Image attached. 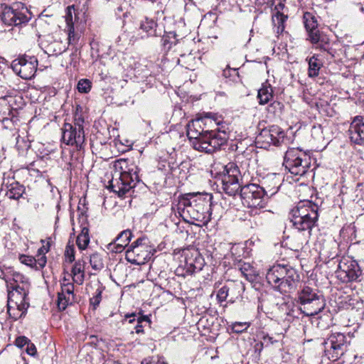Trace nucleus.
I'll return each mask as SVG.
<instances>
[{
  "label": "nucleus",
  "mask_w": 364,
  "mask_h": 364,
  "mask_svg": "<svg viewBox=\"0 0 364 364\" xmlns=\"http://www.w3.org/2000/svg\"><path fill=\"white\" fill-rule=\"evenodd\" d=\"M205 259L198 250H194L186 255L183 264V270L185 275H192L196 272L201 271L205 265Z\"/></svg>",
  "instance_id": "a211bd4d"
},
{
  "label": "nucleus",
  "mask_w": 364,
  "mask_h": 364,
  "mask_svg": "<svg viewBox=\"0 0 364 364\" xmlns=\"http://www.w3.org/2000/svg\"><path fill=\"white\" fill-rule=\"evenodd\" d=\"M279 309H280L282 311H287V310L289 309V306H288L287 303L282 302V304H279Z\"/></svg>",
  "instance_id": "13d9d810"
},
{
  "label": "nucleus",
  "mask_w": 364,
  "mask_h": 364,
  "mask_svg": "<svg viewBox=\"0 0 364 364\" xmlns=\"http://www.w3.org/2000/svg\"><path fill=\"white\" fill-rule=\"evenodd\" d=\"M222 123V117L212 112L205 113L201 119L189 123L187 136L193 140V147L207 154L220 149L228 139V134L218 127Z\"/></svg>",
  "instance_id": "f257e3e1"
},
{
  "label": "nucleus",
  "mask_w": 364,
  "mask_h": 364,
  "mask_svg": "<svg viewBox=\"0 0 364 364\" xmlns=\"http://www.w3.org/2000/svg\"><path fill=\"white\" fill-rule=\"evenodd\" d=\"M90 264L92 268L95 271H100L104 268V262L100 254L95 252L90 255Z\"/></svg>",
  "instance_id": "4c0bfd02"
},
{
  "label": "nucleus",
  "mask_w": 364,
  "mask_h": 364,
  "mask_svg": "<svg viewBox=\"0 0 364 364\" xmlns=\"http://www.w3.org/2000/svg\"><path fill=\"white\" fill-rule=\"evenodd\" d=\"M308 39L315 46L316 48L326 52L332 57L334 56L333 50L331 47L330 39L324 33L318 31L310 34Z\"/></svg>",
  "instance_id": "412c9836"
},
{
  "label": "nucleus",
  "mask_w": 364,
  "mask_h": 364,
  "mask_svg": "<svg viewBox=\"0 0 364 364\" xmlns=\"http://www.w3.org/2000/svg\"><path fill=\"white\" fill-rule=\"evenodd\" d=\"M127 318H131L133 317V318H130L129 322V323H134L136 321V315H127ZM151 324V320L148 316H138L136 318V324L134 327L135 331L137 334L139 333H144V328L146 326H149Z\"/></svg>",
  "instance_id": "2f4dec72"
},
{
  "label": "nucleus",
  "mask_w": 364,
  "mask_h": 364,
  "mask_svg": "<svg viewBox=\"0 0 364 364\" xmlns=\"http://www.w3.org/2000/svg\"><path fill=\"white\" fill-rule=\"evenodd\" d=\"M141 364H167L164 357L159 355L149 356L143 359Z\"/></svg>",
  "instance_id": "37998d69"
},
{
  "label": "nucleus",
  "mask_w": 364,
  "mask_h": 364,
  "mask_svg": "<svg viewBox=\"0 0 364 364\" xmlns=\"http://www.w3.org/2000/svg\"><path fill=\"white\" fill-rule=\"evenodd\" d=\"M242 203L252 210L262 209L267 205V198L260 185L256 183L245 184L239 193Z\"/></svg>",
  "instance_id": "1a4fd4ad"
},
{
  "label": "nucleus",
  "mask_w": 364,
  "mask_h": 364,
  "mask_svg": "<svg viewBox=\"0 0 364 364\" xmlns=\"http://www.w3.org/2000/svg\"><path fill=\"white\" fill-rule=\"evenodd\" d=\"M192 8L196 9V6L192 3H188L185 5V11H188Z\"/></svg>",
  "instance_id": "bf43d9fd"
},
{
  "label": "nucleus",
  "mask_w": 364,
  "mask_h": 364,
  "mask_svg": "<svg viewBox=\"0 0 364 364\" xmlns=\"http://www.w3.org/2000/svg\"><path fill=\"white\" fill-rule=\"evenodd\" d=\"M113 167L109 187L114 193L122 197L139 181V168L133 161L126 159L115 161Z\"/></svg>",
  "instance_id": "39448f33"
},
{
  "label": "nucleus",
  "mask_w": 364,
  "mask_h": 364,
  "mask_svg": "<svg viewBox=\"0 0 364 364\" xmlns=\"http://www.w3.org/2000/svg\"><path fill=\"white\" fill-rule=\"evenodd\" d=\"M155 250L148 244L146 238H138L126 251L125 258L132 264H142L154 255Z\"/></svg>",
  "instance_id": "9d476101"
},
{
  "label": "nucleus",
  "mask_w": 364,
  "mask_h": 364,
  "mask_svg": "<svg viewBox=\"0 0 364 364\" xmlns=\"http://www.w3.org/2000/svg\"><path fill=\"white\" fill-rule=\"evenodd\" d=\"M296 302L299 304V309L306 316H313L321 312L326 306L323 295L319 294L317 289L304 286L298 291Z\"/></svg>",
  "instance_id": "423d86ee"
},
{
  "label": "nucleus",
  "mask_w": 364,
  "mask_h": 364,
  "mask_svg": "<svg viewBox=\"0 0 364 364\" xmlns=\"http://www.w3.org/2000/svg\"><path fill=\"white\" fill-rule=\"evenodd\" d=\"M223 75L225 77H230L231 76H236L239 77V73L237 69H231L230 68H227L223 72Z\"/></svg>",
  "instance_id": "603ef678"
},
{
  "label": "nucleus",
  "mask_w": 364,
  "mask_h": 364,
  "mask_svg": "<svg viewBox=\"0 0 364 364\" xmlns=\"http://www.w3.org/2000/svg\"><path fill=\"white\" fill-rule=\"evenodd\" d=\"M284 4L282 1H279L275 6V9L277 10L275 14L272 16V22L274 26L277 27V33H282L284 30V22L287 18V16L284 15L279 11V9H282Z\"/></svg>",
  "instance_id": "bb28decb"
},
{
  "label": "nucleus",
  "mask_w": 364,
  "mask_h": 364,
  "mask_svg": "<svg viewBox=\"0 0 364 364\" xmlns=\"http://www.w3.org/2000/svg\"><path fill=\"white\" fill-rule=\"evenodd\" d=\"M48 247L45 246L41 247L38 250V255H45V254L48 252Z\"/></svg>",
  "instance_id": "4d7b16f0"
},
{
  "label": "nucleus",
  "mask_w": 364,
  "mask_h": 364,
  "mask_svg": "<svg viewBox=\"0 0 364 364\" xmlns=\"http://www.w3.org/2000/svg\"><path fill=\"white\" fill-rule=\"evenodd\" d=\"M18 259L21 263L35 269V264H36L35 257L26 255H20Z\"/></svg>",
  "instance_id": "49530a36"
},
{
  "label": "nucleus",
  "mask_w": 364,
  "mask_h": 364,
  "mask_svg": "<svg viewBox=\"0 0 364 364\" xmlns=\"http://www.w3.org/2000/svg\"><path fill=\"white\" fill-rule=\"evenodd\" d=\"M244 290L243 284L240 282H231L228 285H224L218 291L216 297L218 301L221 304L225 301L228 295L229 292L237 291L238 295H240L242 291Z\"/></svg>",
  "instance_id": "393cba45"
},
{
  "label": "nucleus",
  "mask_w": 364,
  "mask_h": 364,
  "mask_svg": "<svg viewBox=\"0 0 364 364\" xmlns=\"http://www.w3.org/2000/svg\"><path fill=\"white\" fill-rule=\"evenodd\" d=\"M38 67V60L33 55H23L14 60L11 68L14 72L24 80L34 77Z\"/></svg>",
  "instance_id": "2eb2a0df"
},
{
  "label": "nucleus",
  "mask_w": 364,
  "mask_h": 364,
  "mask_svg": "<svg viewBox=\"0 0 364 364\" xmlns=\"http://www.w3.org/2000/svg\"><path fill=\"white\" fill-rule=\"evenodd\" d=\"M280 186V178L277 174L267 175L263 178L260 187L264 191V195L268 198L277 193Z\"/></svg>",
  "instance_id": "b1692460"
},
{
  "label": "nucleus",
  "mask_w": 364,
  "mask_h": 364,
  "mask_svg": "<svg viewBox=\"0 0 364 364\" xmlns=\"http://www.w3.org/2000/svg\"><path fill=\"white\" fill-rule=\"evenodd\" d=\"M235 268L240 271L247 280L252 282L256 279V271L250 263L240 260L237 263L235 264Z\"/></svg>",
  "instance_id": "c85d7f7f"
},
{
  "label": "nucleus",
  "mask_w": 364,
  "mask_h": 364,
  "mask_svg": "<svg viewBox=\"0 0 364 364\" xmlns=\"http://www.w3.org/2000/svg\"><path fill=\"white\" fill-rule=\"evenodd\" d=\"M250 326V322H234L231 325V329L234 333H241L245 331Z\"/></svg>",
  "instance_id": "79ce46f5"
},
{
  "label": "nucleus",
  "mask_w": 364,
  "mask_h": 364,
  "mask_svg": "<svg viewBox=\"0 0 364 364\" xmlns=\"http://www.w3.org/2000/svg\"><path fill=\"white\" fill-rule=\"evenodd\" d=\"M48 50L50 53L49 55H58L65 52L67 48L61 42L55 41L48 46Z\"/></svg>",
  "instance_id": "58836bf2"
},
{
  "label": "nucleus",
  "mask_w": 364,
  "mask_h": 364,
  "mask_svg": "<svg viewBox=\"0 0 364 364\" xmlns=\"http://www.w3.org/2000/svg\"><path fill=\"white\" fill-rule=\"evenodd\" d=\"M309 64L308 76L309 77H316L319 75V71L323 65L322 61L318 58V55H314L306 59Z\"/></svg>",
  "instance_id": "7c9ffc66"
},
{
  "label": "nucleus",
  "mask_w": 364,
  "mask_h": 364,
  "mask_svg": "<svg viewBox=\"0 0 364 364\" xmlns=\"http://www.w3.org/2000/svg\"><path fill=\"white\" fill-rule=\"evenodd\" d=\"M25 350H26V352L28 355H32V356L36 355L37 353L36 348L35 345L33 343H31V341L26 346Z\"/></svg>",
  "instance_id": "864d4df0"
},
{
  "label": "nucleus",
  "mask_w": 364,
  "mask_h": 364,
  "mask_svg": "<svg viewBox=\"0 0 364 364\" xmlns=\"http://www.w3.org/2000/svg\"><path fill=\"white\" fill-rule=\"evenodd\" d=\"M273 97V89L269 84H262L258 90L257 98L260 105L268 103Z\"/></svg>",
  "instance_id": "473e14b6"
},
{
  "label": "nucleus",
  "mask_w": 364,
  "mask_h": 364,
  "mask_svg": "<svg viewBox=\"0 0 364 364\" xmlns=\"http://www.w3.org/2000/svg\"><path fill=\"white\" fill-rule=\"evenodd\" d=\"M223 189L229 196H235L244 186L238 166L234 163H228L223 168L222 176Z\"/></svg>",
  "instance_id": "9b49d317"
},
{
  "label": "nucleus",
  "mask_w": 364,
  "mask_h": 364,
  "mask_svg": "<svg viewBox=\"0 0 364 364\" xmlns=\"http://www.w3.org/2000/svg\"><path fill=\"white\" fill-rule=\"evenodd\" d=\"M157 23L151 18H145L140 23L139 29L146 34V36H156Z\"/></svg>",
  "instance_id": "72a5a7b5"
},
{
  "label": "nucleus",
  "mask_w": 364,
  "mask_h": 364,
  "mask_svg": "<svg viewBox=\"0 0 364 364\" xmlns=\"http://www.w3.org/2000/svg\"><path fill=\"white\" fill-rule=\"evenodd\" d=\"M84 119L81 117H75L74 123H65L62 129V140L67 145L81 148L85 143V137L83 129Z\"/></svg>",
  "instance_id": "f8f14e48"
},
{
  "label": "nucleus",
  "mask_w": 364,
  "mask_h": 364,
  "mask_svg": "<svg viewBox=\"0 0 364 364\" xmlns=\"http://www.w3.org/2000/svg\"><path fill=\"white\" fill-rule=\"evenodd\" d=\"M357 197L360 198V200L364 201V186L361 183H358L356 188Z\"/></svg>",
  "instance_id": "5fc2aeb1"
},
{
  "label": "nucleus",
  "mask_w": 364,
  "mask_h": 364,
  "mask_svg": "<svg viewBox=\"0 0 364 364\" xmlns=\"http://www.w3.org/2000/svg\"><path fill=\"white\" fill-rule=\"evenodd\" d=\"M74 301V284L64 279L61 283V291L58 293V307L60 310H65L69 304H72Z\"/></svg>",
  "instance_id": "6ab92c4d"
},
{
  "label": "nucleus",
  "mask_w": 364,
  "mask_h": 364,
  "mask_svg": "<svg viewBox=\"0 0 364 364\" xmlns=\"http://www.w3.org/2000/svg\"><path fill=\"white\" fill-rule=\"evenodd\" d=\"M281 277L279 284H277V290L282 294L290 293L294 291L299 281V274L290 265L287 267L286 274Z\"/></svg>",
  "instance_id": "f3484780"
},
{
  "label": "nucleus",
  "mask_w": 364,
  "mask_h": 364,
  "mask_svg": "<svg viewBox=\"0 0 364 364\" xmlns=\"http://www.w3.org/2000/svg\"><path fill=\"white\" fill-rule=\"evenodd\" d=\"M77 18L75 6H69L66 9L65 21L67 27L74 26V21Z\"/></svg>",
  "instance_id": "ea45409f"
},
{
  "label": "nucleus",
  "mask_w": 364,
  "mask_h": 364,
  "mask_svg": "<svg viewBox=\"0 0 364 364\" xmlns=\"http://www.w3.org/2000/svg\"><path fill=\"white\" fill-rule=\"evenodd\" d=\"M312 134H318L322 133V127L321 125L318 124L317 126L314 125L313 126L311 129Z\"/></svg>",
  "instance_id": "6e6d98bb"
},
{
  "label": "nucleus",
  "mask_w": 364,
  "mask_h": 364,
  "mask_svg": "<svg viewBox=\"0 0 364 364\" xmlns=\"http://www.w3.org/2000/svg\"><path fill=\"white\" fill-rule=\"evenodd\" d=\"M284 136V132L279 127L274 125L262 129L256 137V143L262 149H268L271 145H280Z\"/></svg>",
  "instance_id": "dca6fc26"
},
{
  "label": "nucleus",
  "mask_w": 364,
  "mask_h": 364,
  "mask_svg": "<svg viewBox=\"0 0 364 364\" xmlns=\"http://www.w3.org/2000/svg\"><path fill=\"white\" fill-rule=\"evenodd\" d=\"M349 138L352 143L364 145V117L355 116L350 124Z\"/></svg>",
  "instance_id": "aec40b11"
},
{
  "label": "nucleus",
  "mask_w": 364,
  "mask_h": 364,
  "mask_svg": "<svg viewBox=\"0 0 364 364\" xmlns=\"http://www.w3.org/2000/svg\"><path fill=\"white\" fill-rule=\"evenodd\" d=\"M284 166L295 176L304 177L311 173V160L309 155L299 148H289L284 158Z\"/></svg>",
  "instance_id": "0eeeda50"
},
{
  "label": "nucleus",
  "mask_w": 364,
  "mask_h": 364,
  "mask_svg": "<svg viewBox=\"0 0 364 364\" xmlns=\"http://www.w3.org/2000/svg\"><path fill=\"white\" fill-rule=\"evenodd\" d=\"M8 291L7 311L14 320L24 316L30 306L28 294L31 284L28 278L20 273L13 274L12 282L6 281Z\"/></svg>",
  "instance_id": "7ed1b4c3"
},
{
  "label": "nucleus",
  "mask_w": 364,
  "mask_h": 364,
  "mask_svg": "<svg viewBox=\"0 0 364 364\" xmlns=\"http://www.w3.org/2000/svg\"><path fill=\"white\" fill-rule=\"evenodd\" d=\"M289 264H274L269 267L266 274V279L269 284H270L274 289L277 290V284H279L281 280V277L286 274V270Z\"/></svg>",
  "instance_id": "5701e85b"
},
{
  "label": "nucleus",
  "mask_w": 364,
  "mask_h": 364,
  "mask_svg": "<svg viewBox=\"0 0 364 364\" xmlns=\"http://www.w3.org/2000/svg\"><path fill=\"white\" fill-rule=\"evenodd\" d=\"M323 345L325 355L329 360L336 361L347 350L349 343L343 333L336 332L328 337Z\"/></svg>",
  "instance_id": "ddd939ff"
},
{
  "label": "nucleus",
  "mask_w": 364,
  "mask_h": 364,
  "mask_svg": "<svg viewBox=\"0 0 364 364\" xmlns=\"http://www.w3.org/2000/svg\"><path fill=\"white\" fill-rule=\"evenodd\" d=\"M176 34L173 33L164 35L161 38V44L166 52H168L173 46L176 45Z\"/></svg>",
  "instance_id": "e433bc0d"
},
{
  "label": "nucleus",
  "mask_w": 364,
  "mask_h": 364,
  "mask_svg": "<svg viewBox=\"0 0 364 364\" xmlns=\"http://www.w3.org/2000/svg\"><path fill=\"white\" fill-rule=\"evenodd\" d=\"M212 195L187 194L179 198L176 210L179 216L188 223L199 226L207 225L211 220L213 208L216 205L212 202Z\"/></svg>",
  "instance_id": "f03ea898"
},
{
  "label": "nucleus",
  "mask_w": 364,
  "mask_h": 364,
  "mask_svg": "<svg viewBox=\"0 0 364 364\" xmlns=\"http://www.w3.org/2000/svg\"><path fill=\"white\" fill-rule=\"evenodd\" d=\"M40 257L38 259H36V264H35V269L40 270L43 269L47 262V259L45 255H39Z\"/></svg>",
  "instance_id": "3c124183"
},
{
  "label": "nucleus",
  "mask_w": 364,
  "mask_h": 364,
  "mask_svg": "<svg viewBox=\"0 0 364 364\" xmlns=\"http://www.w3.org/2000/svg\"><path fill=\"white\" fill-rule=\"evenodd\" d=\"M318 207L309 200L300 201L290 212V220L293 227L299 232V240L297 247L301 248L306 244L311 235V230L316 225L318 218Z\"/></svg>",
  "instance_id": "20e7f679"
},
{
  "label": "nucleus",
  "mask_w": 364,
  "mask_h": 364,
  "mask_svg": "<svg viewBox=\"0 0 364 364\" xmlns=\"http://www.w3.org/2000/svg\"><path fill=\"white\" fill-rule=\"evenodd\" d=\"M335 274L341 282L348 283L358 281L362 270L357 261L350 257H343L338 263Z\"/></svg>",
  "instance_id": "4468645a"
},
{
  "label": "nucleus",
  "mask_w": 364,
  "mask_h": 364,
  "mask_svg": "<svg viewBox=\"0 0 364 364\" xmlns=\"http://www.w3.org/2000/svg\"><path fill=\"white\" fill-rule=\"evenodd\" d=\"M91 89V82L87 79H81L77 83V90L81 93H87Z\"/></svg>",
  "instance_id": "09e8293b"
},
{
  "label": "nucleus",
  "mask_w": 364,
  "mask_h": 364,
  "mask_svg": "<svg viewBox=\"0 0 364 364\" xmlns=\"http://www.w3.org/2000/svg\"><path fill=\"white\" fill-rule=\"evenodd\" d=\"M30 340L26 336H18L15 341V344L18 348H26Z\"/></svg>",
  "instance_id": "8fccbe9b"
},
{
  "label": "nucleus",
  "mask_w": 364,
  "mask_h": 364,
  "mask_svg": "<svg viewBox=\"0 0 364 364\" xmlns=\"http://www.w3.org/2000/svg\"><path fill=\"white\" fill-rule=\"evenodd\" d=\"M85 261L83 259H78L74 264L72 268L73 280L77 284H82L85 279Z\"/></svg>",
  "instance_id": "cd10ccee"
},
{
  "label": "nucleus",
  "mask_w": 364,
  "mask_h": 364,
  "mask_svg": "<svg viewBox=\"0 0 364 364\" xmlns=\"http://www.w3.org/2000/svg\"><path fill=\"white\" fill-rule=\"evenodd\" d=\"M6 196L10 199L18 200L20 198L23 192L24 188L21 186L18 183H13L7 187Z\"/></svg>",
  "instance_id": "f704fd0d"
},
{
  "label": "nucleus",
  "mask_w": 364,
  "mask_h": 364,
  "mask_svg": "<svg viewBox=\"0 0 364 364\" xmlns=\"http://www.w3.org/2000/svg\"><path fill=\"white\" fill-rule=\"evenodd\" d=\"M283 107L282 103L279 101H274L268 106L267 111L274 115H279L282 112Z\"/></svg>",
  "instance_id": "a19ab883"
},
{
  "label": "nucleus",
  "mask_w": 364,
  "mask_h": 364,
  "mask_svg": "<svg viewBox=\"0 0 364 364\" xmlns=\"http://www.w3.org/2000/svg\"><path fill=\"white\" fill-rule=\"evenodd\" d=\"M186 58V57H185L184 55H182V56H181V59H179V60H178V62H179V63H180V62H181V61L183 60V58Z\"/></svg>",
  "instance_id": "052dcab7"
},
{
  "label": "nucleus",
  "mask_w": 364,
  "mask_h": 364,
  "mask_svg": "<svg viewBox=\"0 0 364 364\" xmlns=\"http://www.w3.org/2000/svg\"><path fill=\"white\" fill-rule=\"evenodd\" d=\"M65 259L68 263H72L75 260V247L70 242L67 245L65 251Z\"/></svg>",
  "instance_id": "de8ad7c7"
},
{
  "label": "nucleus",
  "mask_w": 364,
  "mask_h": 364,
  "mask_svg": "<svg viewBox=\"0 0 364 364\" xmlns=\"http://www.w3.org/2000/svg\"><path fill=\"white\" fill-rule=\"evenodd\" d=\"M68 43L69 45H75L79 40V35L75 32L74 26L67 27Z\"/></svg>",
  "instance_id": "a18cd8bd"
},
{
  "label": "nucleus",
  "mask_w": 364,
  "mask_h": 364,
  "mask_svg": "<svg viewBox=\"0 0 364 364\" xmlns=\"http://www.w3.org/2000/svg\"><path fill=\"white\" fill-rule=\"evenodd\" d=\"M16 149L19 152H23L27 151L31 147V142L28 140H26L24 138L17 137L16 138Z\"/></svg>",
  "instance_id": "c03bdc74"
},
{
  "label": "nucleus",
  "mask_w": 364,
  "mask_h": 364,
  "mask_svg": "<svg viewBox=\"0 0 364 364\" xmlns=\"http://www.w3.org/2000/svg\"><path fill=\"white\" fill-rule=\"evenodd\" d=\"M31 19V14L23 4L9 6L0 4V21L9 26L26 25Z\"/></svg>",
  "instance_id": "6e6552de"
},
{
  "label": "nucleus",
  "mask_w": 364,
  "mask_h": 364,
  "mask_svg": "<svg viewBox=\"0 0 364 364\" xmlns=\"http://www.w3.org/2000/svg\"><path fill=\"white\" fill-rule=\"evenodd\" d=\"M132 236L130 230L127 229L122 231L114 240L107 245V249L115 253L122 252L129 245Z\"/></svg>",
  "instance_id": "4be33fe9"
},
{
  "label": "nucleus",
  "mask_w": 364,
  "mask_h": 364,
  "mask_svg": "<svg viewBox=\"0 0 364 364\" xmlns=\"http://www.w3.org/2000/svg\"><path fill=\"white\" fill-rule=\"evenodd\" d=\"M77 245L80 250H85L90 242L89 229L83 227L77 237Z\"/></svg>",
  "instance_id": "c9c22d12"
},
{
  "label": "nucleus",
  "mask_w": 364,
  "mask_h": 364,
  "mask_svg": "<svg viewBox=\"0 0 364 364\" xmlns=\"http://www.w3.org/2000/svg\"><path fill=\"white\" fill-rule=\"evenodd\" d=\"M90 289L92 290L93 292L92 293V296L90 298V305L92 306L93 310H95L99 306L102 301V294L105 291V287L99 280H97L89 285V287L87 289V290L90 291Z\"/></svg>",
  "instance_id": "a878e982"
},
{
  "label": "nucleus",
  "mask_w": 364,
  "mask_h": 364,
  "mask_svg": "<svg viewBox=\"0 0 364 364\" xmlns=\"http://www.w3.org/2000/svg\"><path fill=\"white\" fill-rule=\"evenodd\" d=\"M303 21L305 28L308 33V37L310 34L316 33L319 30L318 29V21L316 16L311 12H305L303 15Z\"/></svg>",
  "instance_id": "c756f323"
}]
</instances>
